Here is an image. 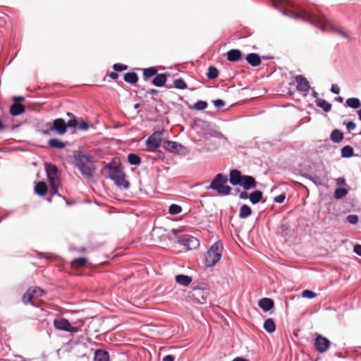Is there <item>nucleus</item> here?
<instances>
[{"label":"nucleus","mask_w":361,"mask_h":361,"mask_svg":"<svg viewBox=\"0 0 361 361\" xmlns=\"http://www.w3.org/2000/svg\"><path fill=\"white\" fill-rule=\"evenodd\" d=\"M166 82V75L163 74V73H160V74L157 75L154 78V79L152 80V84L154 86L161 87L165 85Z\"/></svg>","instance_id":"b1692460"},{"label":"nucleus","mask_w":361,"mask_h":361,"mask_svg":"<svg viewBox=\"0 0 361 361\" xmlns=\"http://www.w3.org/2000/svg\"><path fill=\"white\" fill-rule=\"evenodd\" d=\"M78 121L76 120V118L75 117H73V118H71L67 123H66V125H67V128L68 127H70V128H75L78 126Z\"/></svg>","instance_id":"09e8293b"},{"label":"nucleus","mask_w":361,"mask_h":361,"mask_svg":"<svg viewBox=\"0 0 361 361\" xmlns=\"http://www.w3.org/2000/svg\"><path fill=\"white\" fill-rule=\"evenodd\" d=\"M232 361H247V360H245V358L238 357H235V359H233Z\"/></svg>","instance_id":"338daca9"},{"label":"nucleus","mask_w":361,"mask_h":361,"mask_svg":"<svg viewBox=\"0 0 361 361\" xmlns=\"http://www.w3.org/2000/svg\"><path fill=\"white\" fill-rule=\"evenodd\" d=\"M206 135L210 137L226 140V137L220 131L215 129H209L207 131Z\"/></svg>","instance_id":"7c9ffc66"},{"label":"nucleus","mask_w":361,"mask_h":361,"mask_svg":"<svg viewBox=\"0 0 361 361\" xmlns=\"http://www.w3.org/2000/svg\"><path fill=\"white\" fill-rule=\"evenodd\" d=\"M286 198V196L284 194H281L276 197H274V202L277 203H282Z\"/></svg>","instance_id":"5fc2aeb1"},{"label":"nucleus","mask_w":361,"mask_h":361,"mask_svg":"<svg viewBox=\"0 0 361 361\" xmlns=\"http://www.w3.org/2000/svg\"><path fill=\"white\" fill-rule=\"evenodd\" d=\"M331 92L334 94H338L340 92V88L337 85H332L331 87Z\"/></svg>","instance_id":"13d9d810"},{"label":"nucleus","mask_w":361,"mask_h":361,"mask_svg":"<svg viewBox=\"0 0 361 361\" xmlns=\"http://www.w3.org/2000/svg\"><path fill=\"white\" fill-rule=\"evenodd\" d=\"M207 107V103L204 101H197L194 104L193 108L197 111L204 110Z\"/></svg>","instance_id":"79ce46f5"},{"label":"nucleus","mask_w":361,"mask_h":361,"mask_svg":"<svg viewBox=\"0 0 361 361\" xmlns=\"http://www.w3.org/2000/svg\"><path fill=\"white\" fill-rule=\"evenodd\" d=\"M316 105L322 108L325 112H329L331 110V104L324 99L317 98L315 100Z\"/></svg>","instance_id":"5701e85b"},{"label":"nucleus","mask_w":361,"mask_h":361,"mask_svg":"<svg viewBox=\"0 0 361 361\" xmlns=\"http://www.w3.org/2000/svg\"><path fill=\"white\" fill-rule=\"evenodd\" d=\"M190 294V298L198 303L203 304L206 302L209 295V290L207 288L195 287L191 290Z\"/></svg>","instance_id":"6e6552de"},{"label":"nucleus","mask_w":361,"mask_h":361,"mask_svg":"<svg viewBox=\"0 0 361 361\" xmlns=\"http://www.w3.org/2000/svg\"><path fill=\"white\" fill-rule=\"evenodd\" d=\"M262 195H262V192L261 191H259V190H255L249 196L250 201L252 204H256L259 203L262 200Z\"/></svg>","instance_id":"a878e982"},{"label":"nucleus","mask_w":361,"mask_h":361,"mask_svg":"<svg viewBox=\"0 0 361 361\" xmlns=\"http://www.w3.org/2000/svg\"><path fill=\"white\" fill-rule=\"evenodd\" d=\"M30 289H31V292L34 296H35V295L41 296L44 293V291L42 288H38V287H35V288H30Z\"/></svg>","instance_id":"de8ad7c7"},{"label":"nucleus","mask_w":361,"mask_h":361,"mask_svg":"<svg viewBox=\"0 0 361 361\" xmlns=\"http://www.w3.org/2000/svg\"><path fill=\"white\" fill-rule=\"evenodd\" d=\"M264 329L269 333H273L276 329V325L272 319H267L264 321Z\"/></svg>","instance_id":"c756f323"},{"label":"nucleus","mask_w":361,"mask_h":361,"mask_svg":"<svg viewBox=\"0 0 361 361\" xmlns=\"http://www.w3.org/2000/svg\"><path fill=\"white\" fill-rule=\"evenodd\" d=\"M51 130L59 135H63L67 131V125L63 118H56L51 123Z\"/></svg>","instance_id":"ddd939ff"},{"label":"nucleus","mask_w":361,"mask_h":361,"mask_svg":"<svg viewBox=\"0 0 361 361\" xmlns=\"http://www.w3.org/2000/svg\"><path fill=\"white\" fill-rule=\"evenodd\" d=\"M157 70L154 67H150V68H145L143 70V75L147 78L152 77V76L155 75L157 74Z\"/></svg>","instance_id":"a19ab883"},{"label":"nucleus","mask_w":361,"mask_h":361,"mask_svg":"<svg viewBox=\"0 0 361 361\" xmlns=\"http://www.w3.org/2000/svg\"><path fill=\"white\" fill-rule=\"evenodd\" d=\"M176 281L181 286H187L191 283L192 278L187 275L179 274L176 276Z\"/></svg>","instance_id":"4be33fe9"},{"label":"nucleus","mask_w":361,"mask_h":361,"mask_svg":"<svg viewBox=\"0 0 361 361\" xmlns=\"http://www.w3.org/2000/svg\"><path fill=\"white\" fill-rule=\"evenodd\" d=\"M113 68L115 71H123L125 70H126L128 68V66L126 65H124L123 63H115L114 66H113Z\"/></svg>","instance_id":"49530a36"},{"label":"nucleus","mask_w":361,"mask_h":361,"mask_svg":"<svg viewBox=\"0 0 361 361\" xmlns=\"http://www.w3.org/2000/svg\"><path fill=\"white\" fill-rule=\"evenodd\" d=\"M246 60L252 66H257L260 64L261 59L259 56L255 53L248 54L246 56Z\"/></svg>","instance_id":"6ab92c4d"},{"label":"nucleus","mask_w":361,"mask_h":361,"mask_svg":"<svg viewBox=\"0 0 361 361\" xmlns=\"http://www.w3.org/2000/svg\"><path fill=\"white\" fill-rule=\"evenodd\" d=\"M54 326L57 330L75 334L78 332L76 327L72 326L69 321L66 319H59L54 320Z\"/></svg>","instance_id":"9d476101"},{"label":"nucleus","mask_w":361,"mask_h":361,"mask_svg":"<svg viewBox=\"0 0 361 361\" xmlns=\"http://www.w3.org/2000/svg\"><path fill=\"white\" fill-rule=\"evenodd\" d=\"M181 243L188 247V250L195 249L199 246L198 240L191 235H185L181 237Z\"/></svg>","instance_id":"4468645a"},{"label":"nucleus","mask_w":361,"mask_h":361,"mask_svg":"<svg viewBox=\"0 0 361 361\" xmlns=\"http://www.w3.org/2000/svg\"><path fill=\"white\" fill-rule=\"evenodd\" d=\"M249 196L247 192L243 191V192H241L239 195V198L240 200H247V198H249Z\"/></svg>","instance_id":"bf43d9fd"},{"label":"nucleus","mask_w":361,"mask_h":361,"mask_svg":"<svg viewBox=\"0 0 361 361\" xmlns=\"http://www.w3.org/2000/svg\"><path fill=\"white\" fill-rule=\"evenodd\" d=\"M345 180L344 179V178H338L337 180H336V183L338 185H343L345 183Z\"/></svg>","instance_id":"0e129e2a"},{"label":"nucleus","mask_w":361,"mask_h":361,"mask_svg":"<svg viewBox=\"0 0 361 361\" xmlns=\"http://www.w3.org/2000/svg\"><path fill=\"white\" fill-rule=\"evenodd\" d=\"M174 359H175L174 356H173L171 355H168L163 357L162 361H174Z\"/></svg>","instance_id":"052dcab7"},{"label":"nucleus","mask_w":361,"mask_h":361,"mask_svg":"<svg viewBox=\"0 0 361 361\" xmlns=\"http://www.w3.org/2000/svg\"><path fill=\"white\" fill-rule=\"evenodd\" d=\"M343 139V133L338 129L334 130L331 133V140L336 143H339Z\"/></svg>","instance_id":"c85d7f7f"},{"label":"nucleus","mask_w":361,"mask_h":361,"mask_svg":"<svg viewBox=\"0 0 361 361\" xmlns=\"http://www.w3.org/2000/svg\"><path fill=\"white\" fill-rule=\"evenodd\" d=\"M243 176L240 171L237 169H232L229 174V182L233 185H240L242 182Z\"/></svg>","instance_id":"2eb2a0df"},{"label":"nucleus","mask_w":361,"mask_h":361,"mask_svg":"<svg viewBox=\"0 0 361 361\" xmlns=\"http://www.w3.org/2000/svg\"><path fill=\"white\" fill-rule=\"evenodd\" d=\"M47 129L42 130L41 132L44 135H49L51 131H54V130H51V123H47Z\"/></svg>","instance_id":"864d4df0"},{"label":"nucleus","mask_w":361,"mask_h":361,"mask_svg":"<svg viewBox=\"0 0 361 361\" xmlns=\"http://www.w3.org/2000/svg\"><path fill=\"white\" fill-rule=\"evenodd\" d=\"M295 80L297 83V90L300 92L307 93L310 85L309 81L302 75H298L295 77Z\"/></svg>","instance_id":"f8f14e48"},{"label":"nucleus","mask_w":361,"mask_h":361,"mask_svg":"<svg viewBox=\"0 0 361 361\" xmlns=\"http://www.w3.org/2000/svg\"><path fill=\"white\" fill-rule=\"evenodd\" d=\"M347 221L350 224H356L358 222V216L355 214H350L347 216Z\"/></svg>","instance_id":"a18cd8bd"},{"label":"nucleus","mask_w":361,"mask_h":361,"mask_svg":"<svg viewBox=\"0 0 361 361\" xmlns=\"http://www.w3.org/2000/svg\"><path fill=\"white\" fill-rule=\"evenodd\" d=\"M330 345V341L328 338L322 336H317L314 340V347L319 353L326 352Z\"/></svg>","instance_id":"9b49d317"},{"label":"nucleus","mask_w":361,"mask_h":361,"mask_svg":"<svg viewBox=\"0 0 361 361\" xmlns=\"http://www.w3.org/2000/svg\"><path fill=\"white\" fill-rule=\"evenodd\" d=\"M258 305L262 310L267 312L274 307V303L271 299L264 298L259 300Z\"/></svg>","instance_id":"f3484780"},{"label":"nucleus","mask_w":361,"mask_h":361,"mask_svg":"<svg viewBox=\"0 0 361 361\" xmlns=\"http://www.w3.org/2000/svg\"><path fill=\"white\" fill-rule=\"evenodd\" d=\"M228 180L227 176L221 173H218L211 182L207 189L217 191L220 195H228L231 191V188L228 185H224Z\"/></svg>","instance_id":"39448f33"},{"label":"nucleus","mask_w":361,"mask_h":361,"mask_svg":"<svg viewBox=\"0 0 361 361\" xmlns=\"http://www.w3.org/2000/svg\"><path fill=\"white\" fill-rule=\"evenodd\" d=\"M213 102L214 105L217 108H221L225 106V102L222 99H216Z\"/></svg>","instance_id":"603ef678"},{"label":"nucleus","mask_w":361,"mask_h":361,"mask_svg":"<svg viewBox=\"0 0 361 361\" xmlns=\"http://www.w3.org/2000/svg\"><path fill=\"white\" fill-rule=\"evenodd\" d=\"M34 297L31 289H28L23 297V302L25 305L32 304V298Z\"/></svg>","instance_id":"4c0bfd02"},{"label":"nucleus","mask_w":361,"mask_h":361,"mask_svg":"<svg viewBox=\"0 0 361 361\" xmlns=\"http://www.w3.org/2000/svg\"><path fill=\"white\" fill-rule=\"evenodd\" d=\"M87 263V259L84 257H80L78 259H75L73 262V264L75 267H83Z\"/></svg>","instance_id":"37998d69"},{"label":"nucleus","mask_w":361,"mask_h":361,"mask_svg":"<svg viewBox=\"0 0 361 361\" xmlns=\"http://www.w3.org/2000/svg\"><path fill=\"white\" fill-rule=\"evenodd\" d=\"M124 80L130 84H135L138 80L137 75L134 73H127L124 75Z\"/></svg>","instance_id":"2f4dec72"},{"label":"nucleus","mask_w":361,"mask_h":361,"mask_svg":"<svg viewBox=\"0 0 361 361\" xmlns=\"http://www.w3.org/2000/svg\"><path fill=\"white\" fill-rule=\"evenodd\" d=\"M94 361H109V353L104 350H97L94 353Z\"/></svg>","instance_id":"aec40b11"},{"label":"nucleus","mask_w":361,"mask_h":361,"mask_svg":"<svg viewBox=\"0 0 361 361\" xmlns=\"http://www.w3.org/2000/svg\"><path fill=\"white\" fill-rule=\"evenodd\" d=\"M44 168L50 185L49 192L51 195H58L60 196V195L58 194V188L60 185V182L58 178V169L56 166L52 164L51 163H45Z\"/></svg>","instance_id":"20e7f679"},{"label":"nucleus","mask_w":361,"mask_h":361,"mask_svg":"<svg viewBox=\"0 0 361 361\" xmlns=\"http://www.w3.org/2000/svg\"><path fill=\"white\" fill-rule=\"evenodd\" d=\"M50 147L54 149H63L66 147V144L57 138H52L48 141Z\"/></svg>","instance_id":"bb28decb"},{"label":"nucleus","mask_w":361,"mask_h":361,"mask_svg":"<svg viewBox=\"0 0 361 361\" xmlns=\"http://www.w3.org/2000/svg\"><path fill=\"white\" fill-rule=\"evenodd\" d=\"M284 14L295 19H301L308 22L319 28L322 32H335L348 40L352 39V37L349 34L326 20L314 8H301L298 12L288 11V13H284Z\"/></svg>","instance_id":"f257e3e1"},{"label":"nucleus","mask_w":361,"mask_h":361,"mask_svg":"<svg viewBox=\"0 0 361 361\" xmlns=\"http://www.w3.org/2000/svg\"><path fill=\"white\" fill-rule=\"evenodd\" d=\"M223 243L218 240L211 245L205 256L204 264L207 267H214L221 258Z\"/></svg>","instance_id":"7ed1b4c3"},{"label":"nucleus","mask_w":361,"mask_h":361,"mask_svg":"<svg viewBox=\"0 0 361 361\" xmlns=\"http://www.w3.org/2000/svg\"><path fill=\"white\" fill-rule=\"evenodd\" d=\"M182 208L178 204H173L169 207V213L171 215H176L181 212Z\"/></svg>","instance_id":"58836bf2"},{"label":"nucleus","mask_w":361,"mask_h":361,"mask_svg":"<svg viewBox=\"0 0 361 361\" xmlns=\"http://www.w3.org/2000/svg\"><path fill=\"white\" fill-rule=\"evenodd\" d=\"M289 228V226L288 224H283L281 225V229L283 232L287 233L288 230Z\"/></svg>","instance_id":"e2e57ef3"},{"label":"nucleus","mask_w":361,"mask_h":361,"mask_svg":"<svg viewBox=\"0 0 361 361\" xmlns=\"http://www.w3.org/2000/svg\"><path fill=\"white\" fill-rule=\"evenodd\" d=\"M48 190L47 185L44 182H39L35 186V192L40 196L44 195Z\"/></svg>","instance_id":"393cba45"},{"label":"nucleus","mask_w":361,"mask_h":361,"mask_svg":"<svg viewBox=\"0 0 361 361\" xmlns=\"http://www.w3.org/2000/svg\"><path fill=\"white\" fill-rule=\"evenodd\" d=\"M73 159L75 166L82 175L88 180L92 179L95 170L93 157L81 150H76L73 152Z\"/></svg>","instance_id":"f03ea898"},{"label":"nucleus","mask_w":361,"mask_h":361,"mask_svg":"<svg viewBox=\"0 0 361 361\" xmlns=\"http://www.w3.org/2000/svg\"><path fill=\"white\" fill-rule=\"evenodd\" d=\"M128 161L132 165H139L141 162V159L135 154H129L128 156Z\"/></svg>","instance_id":"f704fd0d"},{"label":"nucleus","mask_w":361,"mask_h":361,"mask_svg":"<svg viewBox=\"0 0 361 361\" xmlns=\"http://www.w3.org/2000/svg\"><path fill=\"white\" fill-rule=\"evenodd\" d=\"M158 93V91L155 89H150L147 92V94L155 95Z\"/></svg>","instance_id":"69168bd1"},{"label":"nucleus","mask_w":361,"mask_h":361,"mask_svg":"<svg viewBox=\"0 0 361 361\" xmlns=\"http://www.w3.org/2000/svg\"><path fill=\"white\" fill-rule=\"evenodd\" d=\"M240 186L243 187L245 190L255 188L257 183L255 179L251 176H243L241 184Z\"/></svg>","instance_id":"dca6fc26"},{"label":"nucleus","mask_w":361,"mask_h":361,"mask_svg":"<svg viewBox=\"0 0 361 361\" xmlns=\"http://www.w3.org/2000/svg\"><path fill=\"white\" fill-rule=\"evenodd\" d=\"M353 251L357 255L361 256V245L357 244L354 245Z\"/></svg>","instance_id":"4d7b16f0"},{"label":"nucleus","mask_w":361,"mask_h":361,"mask_svg":"<svg viewBox=\"0 0 361 361\" xmlns=\"http://www.w3.org/2000/svg\"><path fill=\"white\" fill-rule=\"evenodd\" d=\"M307 177H308V178L310 180H311L312 182H314L316 184H320L321 183V181L319 180V178L317 176H315V175H314V176L313 175H309Z\"/></svg>","instance_id":"6e6d98bb"},{"label":"nucleus","mask_w":361,"mask_h":361,"mask_svg":"<svg viewBox=\"0 0 361 361\" xmlns=\"http://www.w3.org/2000/svg\"><path fill=\"white\" fill-rule=\"evenodd\" d=\"M218 75H219V71L216 68H215L214 66L209 67L208 71L207 73L208 78L212 79V80L215 79L218 77Z\"/></svg>","instance_id":"e433bc0d"},{"label":"nucleus","mask_w":361,"mask_h":361,"mask_svg":"<svg viewBox=\"0 0 361 361\" xmlns=\"http://www.w3.org/2000/svg\"><path fill=\"white\" fill-rule=\"evenodd\" d=\"M302 296L308 299H312L317 296V294L312 290H305L302 293Z\"/></svg>","instance_id":"c03bdc74"},{"label":"nucleus","mask_w":361,"mask_h":361,"mask_svg":"<svg viewBox=\"0 0 361 361\" xmlns=\"http://www.w3.org/2000/svg\"><path fill=\"white\" fill-rule=\"evenodd\" d=\"M162 136V131L157 130L147 139L145 144L150 152H155L159 147Z\"/></svg>","instance_id":"0eeeda50"},{"label":"nucleus","mask_w":361,"mask_h":361,"mask_svg":"<svg viewBox=\"0 0 361 361\" xmlns=\"http://www.w3.org/2000/svg\"><path fill=\"white\" fill-rule=\"evenodd\" d=\"M348 194V190L343 188H338L335 190L334 197L337 200L341 199Z\"/></svg>","instance_id":"c9c22d12"},{"label":"nucleus","mask_w":361,"mask_h":361,"mask_svg":"<svg viewBox=\"0 0 361 361\" xmlns=\"http://www.w3.org/2000/svg\"><path fill=\"white\" fill-rule=\"evenodd\" d=\"M109 75L111 79L114 80H116L118 78V74L115 72H111Z\"/></svg>","instance_id":"680f3d73"},{"label":"nucleus","mask_w":361,"mask_h":361,"mask_svg":"<svg viewBox=\"0 0 361 361\" xmlns=\"http://www.w3.org/2000/svg\"><path fill=\"white\" fill-rule=\"evenodd\" d=\"M346 129L348 131L350 132L356 128V124L353 121H348L345 123Z\"/></svg>","instance_id":"3c124183"},{"label":"nucleus","mask_w":361,"mask_h":361,"mask_svg":"<svg viewBox=\"0 0 361 361\" xmlns=\"http://www.w3.org/2000/svg\"><path fill=\"white\" fill-rule=\"evenodd\" d=\"M346 106L353 108V109H357L360 106V101L358 98L356 97H352L349 98L345 102Z\"/></svg>","instance_id":"473e14b6"},{"label":"nucleus","mask_w":361,"mask_h":361,"mask_svg":"<svg viewBox=\"0 0 361 361\" xmlns=\"http://www.w3.org/2000/svg\"><path fill=\"white\" fill-rule=\"evenodd\" d=\"M164 149L172 153H177L183 155L187 154L188 153V149L185 146L175 141H165L164 143Z\"/></svg>","instance_id":"1a4fd4ad"},{"label":"nucleus","mask_w":361,"mask_h":361,"mask_svg":"<svg viewBox=\"0 0 361 361\" xmlns=\"http://www.w3.org/2000/svg\"><path fill=\"white\" fill-rule=\"evenodd\" d=\"M176 88L179 90H185L187 88L185 82L182 78H178L173 81Z\"/></svg>","instance_id":"ea45409f"},{"label":"nucleus","mask_w":361,"mask_h":361,"mask_svg":"<svg viewBox=\"0 0 361 361\" xmlns=\"http://www.w3.org/2000/svg\"><path fill=\"white\" fill-rule=\"evenodd\" d=\"M226 56L228 61L235 62L241 59L242 54L238 49H231L226 53Z\"/></svg>","instance_id":"a211bd4d"},{"label":"nucleus","mask_w":361,"mask_h":361,"mask_svg":"<svg viewBox=\"0 0 361 361\" xmlns=\"http://www.w3.org/2000/svg\"><path fill=\"white\" fill-rule=\"evenodd\" d=\"M106 167L109 171L108 178L113 180L117 186L123 188L129 187V183L125 179V175L118 166L109 164Z\"/></svg>","instance_id":"423d86ee"},{"label":"nucleus","mask_w":361,"mask_h":361,"mask_svg":"<svg viewBox=\"0 0 361 361\" xmlns=\"http://www.w3.org/2000/svg\"><path fill=\"white\" fill-rule=\"evenodd\" d=\"M78 127L81 130H88L90 125L86 121H82L80 123H78Z\"/></svg>","instance_id":"8fccbe9b"},{"label":"nucleus","mask_w":361,"mask_h":361,"mask_svg":"<svg viewBox=\"0 0 361 361\" xmlns=\"http://www.w3.org/2000/svg\"><path fill=\"white\" fill-rule=\"evenodd\" d=\"M312 97H314L316 99H317V98H319V97H318V95H319V94H318V93H317L316 91H314V90H313V91H312Z\"/></svg>","instance_id":"774afa93"},{"label":"nucleus","mask_w":361,"mask_h":361,"mask_svg":"<svg viewBox=\"0 0 361 361\" xmlns=\"http://www.w3.org/2000/svg\"><path fill=\"white\" fill-rule=\"evenodd\" d=\"M251 208L246 204H243L240 207L239 217L240 219H245L248 217L251 214Z\"/></svg>","instance_id":"cd10ccee"},{"label":"nucleus","mask_w":361,"mask_h":361,"mask_svg":"<svg viewBox=\"0 0 361 361\" xmlns=\"http://www.w3.org/2000/svg\"><path fill=\"white\" fill-rule=\"evenodd\" d=\"M353 149L352 147L347 145L341 149V156L343 158H350L353 156Z\"/></svg>","instance_id":"72a5a7b5"},{"label":"nucleus","mask_w":361,"mask_h":361,"mask_svg":"<svg viewBox=\"0 0 361 361\" xmlns=\"http://www.w3.org/2000/svg\"><path fill=\"white\" fill-rule=\"evenodd\" d=\"M25 111V107L23 105L14 103L10 107V113L13 116H18L22 114Z\"/></svg>","instance_id":"412c9836"}]
</instances>
